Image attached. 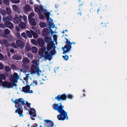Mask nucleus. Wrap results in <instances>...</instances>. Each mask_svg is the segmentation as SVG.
I'll return each instance as SVG.
<instances>
[{
    "mask_svg": "<svg viewBox=\"0 0 127 127\" xmlns=\"http://www.w3.org/2000/svg\"><path fill=\"white\" fill-rule=\"evenodd\" d=\"M53 106H54L53 109L55 110H57L60 113V114L57 116V117L59 120L64 121L65 119L68 120V117L67 112H65L63 109L64 106L62 105V102L59 104H54L53 105Z\"/></svg>",
    "mask_w": 127,
    "mask_h": 127,
    "instance_id": "1",
    "label": "nucleus"
},
{
    "mask_svg": "<svg viewBox=\"0 0 127 127\" xmlns=\"http://www.w3.org/2000/svg\"><path fill=\"white\" fill-rule=\"evenodd\" d=\"M13 102L15 104V107L17 108L15 110V113H18L19 117H23V108L25 109V107L24 105H27L29 102L26 101V103H25V101L23 98H21L15 99Z\"/></svg>",
    "mask_w": 127,
    "mask_h": 127,
    "instance_id": "2",
    "label": "nucleus"
},
{
    "mask_svg": "<svg viewBox=\"0 0 127 127\" xmlns=\"http://www.w3.org/2000/svg\"><path fill=\"white\" fill-rule=\"evenodd\" d=\"M31 71L32 74H36L37 75H39L40 73L42 72L41 70L39 69L38 66H36L34 64H32Z\"/></svg>",
    "mask_w": 127,
    "mask_h": 127,
    "instance_id": "3",
    "label": "nucleus"
},
{
    "mask_svg": "<svg viewBox=\"0 0 127 127\" xmlns=\"http://www.w3.org/2000/svg\"><path fill=\"white\" fill-rule=\"evenodd\" d=\"M51 25L52 24L49 25L50 26H49L50 30L47 28H45L43 29L41 32L43 36L46 37L49 36H50V33L51 34L54 33V32L50 29L51 28Z\"/></svg>",
    "mask_w": 127,
    "mask_h": 127,
    "instance_id": "4",
    "label": "nucleus"
},
{
    "mask_svg": "<svg viewBox=\"0 0 127 127\" xmlns=\"http://www.w3.org/2000/svg\"><path fill=\"white\" fill-rule=\"evenodd\" d=\"M30 87L29 85H26L22 88V89L21 91L26 93H32L33 91L32 90H30Z\"/></svg>",
    "mask_w": 127,
    "mask_h": 127,
    "instance_id": "5",
    "label": "nucleus"
},
{
    "mask_svg": "<svg viewBox=\"0 0 127 127\" xmlns=\"http://www.w3.org/2000/svg\"><path fill=\"white\" fill-rule=\"evenodd\" d=\"M71 44H66L64 47L62 48L63 49V54L67 52H68L71 50Z\"/></svg>",
    "mask_w": 127,
    "mask_h": 127,
    "instance_id": "6",
    "label": "nucleus"
},
{
    "mask_svg": "<svg viewBox=\"0 0 127 127\" xmlns=\"http://www.w3.org/2000/svg\"><path fill=\"white\" fill-rule=\"evenodd\" d=\"M67 98V96L64 94L62 95H58L55 97V99L57 100L58 101L60 100H66Z\"/></svg>",
    "mask_w": 127,
    "mask_h": 127,
    "instance_id": "7",
    "label": "nucleus"
},
{
    "mask_svg": "<svg viewBox=\"0 0 127 127\" xmlns=\"http://www.w3.org/2000/svg\"><path fill=\"white\" fill-rule=\"evenodd\" d=\"M44 126L43 127H45V126H51V127H53L54 124L52 121L48 120H44Z\"/></svg>",
    "mask_w": 127,
    "mask_h": 127,
    "instance_id": "8",
    "label": "nucleus"
},
{
    "mask_svg": "<svg viewBox=\"0 0 127 127\" xmlns=\"http://www.w3.org/2000/svg\"><path fill=\"white\" fill-rule=\"evenodd\" d=\"M43 13L45 16L47 20L49 22L50 24H51L49 20H50L52 22L53 21V20H52V19L49 17L50 12H47V10H44V12H43Z\"/></svg>",
    "mask_w": 127,
    "mask_h": 127,
    "instance_id": "9",
    "label": "nucleus"
},
{
    "mask_svg": "<svg viewBox=\"0 0 127 127\" xmlns=\"http://www.w3.org/2000/svg\"><path fill=\"white\" fill-rule=\"evenodd\" d=\"M37 43L39 46L41 47L44 46V42L43 39L41 38H38L37 40Z\"/></svg>",
    "mask_w": 127,
    "mask_h": 127,
    "instance_id": "10",
    "label": "nucleus"
},
{
    "mask_svg": "<svg viewBox=\"0 0 127 127\" xmlns=\"http://www.w3.org/2000/svg\"><path fill=\"white\" fill-rule=\"evenodd\" d=\"M43 57L45 59L48 60L49 61L51 60V59L50 54L49 51H48V50H47L44 52V55Z\"/></svg>",
    "mask_w": 127,
    "mask_h": 127,
    "instance_id": "11",
    "label": "nucleus"
},
{
    "mask_svg": "<svg viewBox=\"0 0 127 127\" xmlns=\"http://www.w3.org/2000/svg\"><path fill=\"white\" fill-rule=\"evenodd\" d=\"M11 83L8 82L7 81L3 82L1 83V85L4 87L7 88H10Z\"/></svg>",
    "mask_w": 127,
    "mask_h": 127,
    "instance_id": "12",
    "label": "nucleus"
},
{
    "mask_svg": "<svg viewBox=\"0 0 127 127\" xmlns=\"http://www.w3.org/2000/svg\"><path fill=\"white\" fill-rule=\"evenodd\" d=\"M13 77H12L10 79V80L11 82L16 81L19 79V77L18 74L16 73H14L13 75Z\"/></svg>",
    "mask_w": 127,
    "mask_h": 127,
    "instance_id": "13",
    "label": "nucleus"
},
{
    "mask_svg": "<svg viewBox=\"0 0 127 127\" xmlns=\"http://www.w3.org/2000/svg\"><path fill=\"white\" fill-rule=\"evenodd\" d=\"M6 27L10 29H12L13 28L14 26L13 24L10 21H7L4 23Z\"/></svg>",
    "mask_w": 127,
    "mask_h": 127,
    "instance_id": "14",
    "label": "nucleus"
},
{
    "mask_svg": "<svg viewBox=\"0 0 127 127\" xmlns=\"http://www.w3.org/2000/svg\"><path fill=\"white\" fill-rule=\"evenodd\" d=\"M22 58V56L19 54L14 55L12 57V59L13 60H18L21 59Z\"/></svg>",
    "mask_w": 127,
    "mask_h": 127,
    "instance_id": "15",
    "label": "nucleus"
},
{
    "mask_svg": "<svg viewBox=\"0 0 127 127\" xmlns=\"http://www.w3.org/2000/svg\"><path fill=\"white\" fill-rule=\"evenodd\" d=\"M16 44L18 47H24V44L22 41L20 40H18L16 41Z\"/></svg>",
    "mask_w": 127,
    "mask_h": 127,
    "instance_id": "16",
    "label": "nucleus"
},
{
    "mask_svg": "<svg viewBox=\"0 0 127 127\" xmlns=\"http://www.w3.org/2000/svg\"><path fill=\"white\" fill-rule=\"evenodd\" d=\"M47 44L46 48L48 51H49L53 48V42L52 41H51L49 43Z\"/></svg>",
    "mask_w": 127,
    "mask_h": 127,
    "instance_id": "17",
    "label": "nucleus"
},
{
    "mask_svg": "<svg viewBox=\"0 0 127 127\" xmlns=\"http://www.w3.org/2000/svg\"><path fill=\"white\" fill-rule=\"evenodd\" d=\"M29 113L30 115L33 116V117H35L36 116L35 110L33 108H30V110L29 111Z\"/></svg>",
    "mask_w": 127,
    "mask_h": 127,
    "instance_id": "18",
    "label": "nucleus"
},
{
    "mask_svg": "<svg viewBox=\"0 0 127 127\" xmlns=\"http://www.w3.org/2000/svg\"><path fill=\"white\" fill-rule=\"evenodd\" d=\"M30 20L29 23L32 26H35L36 25V23L35 19L33 18L29 19Z\"/></svg>",
    "mask_w": 127,
    "mask_h": 127,
    "instance_id": "19",
    "label": "nucleus"
},
{
    "mask_svg": "<svg viewBox=\"0 0 127 127\" xmlns=\"http://www.w3.org/2000/svg\"><path fill=\"white\" fill-rule=\"evenodd\" d=\"M14 22L16 24H19L21 21V20L19 17H15L13 19Z\"/></svg>",
    "mask_w": 127,
    "mask_h": 127,
    "instance_id": "20",
    "label": "nucleus"
},
{
    "mask_svg": "<svg viewBox=\"0 0 127 127\" xmlns=\"http://www.w3.org/2000/svg\"><path fill=\"white\" fill-rule=\"evenodd\" d=\"M46 48L44 46L43 47H41V48L39 50L38 53L40 55L43 54Z\"/></svg>",
    "mask_w": 127,
    "mask_h": 127,
    "instance_id": "21",
    "label": "nucleus"
},
{
    "mask_svg": "<svg viewBox=\"0 0 127 127\" xmlns=\"http://www.w3.org/2000/svg\"><path fill=\"white\" fill-rule=\"evenodd\" d=\"M31 10V7L28 5H26L24 8V11L25 12L30 11Z\"/></svg>",
    "mask_w": 127,
    "mask_h": 127,
    "instance_id": "22",
    "label": "nucleus"
},
{
    "mask_svg": "<svg viewBox=\"0 0 127 127\" xmlns=\"http://www.w3.org/2000/svg\"><path fill=\"white\" fill-rule=\"evenodd\" d=\"M33 31L32 30H31V31H27L26 33L28 37L31 38L33 35Z\"/></svg>",
    "mask_w": 127,
    "mask_h": 127,
    "instance_id": "23",
    "label": "nucleus"
},
{
    "mask_svg": "<svg viewBox=\"0 0 127 127\" xmlns=\"http://www.w3.org/2000/svg\"><path fill=\"white\" fill-rule=\"evenodd\" d=\"M44 40L47 43H49L51 41V38L50 36L49 37L46 36L44 38Z\"/></svg>",
    "mask_w": 127,
    "mask_h": 127,
    "instance_id": "24",
    "label": "nucleus"
},
{
    "mask_svg": "<svg viewBox=\"0 0 127 127\" xmlns=\"http://www.w3.org/2000/svg\"><path fill=\"white\" fill-rule=\"evenodd\" d=\"M23 62L24 64H28L30 62V60L28 58L26 57L23 59Z\"/></svg>",
    "mask_w": 127,
    "mask_h": 127,
    "instance_id": "25",
    "label": "nucleus"
},
{
    "mask_svg": "<svg viewBox=\"0 0 127 127\" xmlns=\"http://www.w3.org/2000/svg\"><path fill=\"white\" fill-rule=\"evenodd\" d=\"M19 27L22 29L25 28L26 27L25 24L23 22H21L19 24Z\"/></svg>",
    "mask_w": 127,
    "mask_h": 127,
    "instance_id": "26",
    "label": "nucleus"
},
{
    "mask_svg": "<svg viewBox=\"0 0 127 127\" xmlns=\"http://www.w3.org/2000/svg\"><path fill=\"white\" fill-rule=\"evenodd\" d=\"M3 41L4 44L6 47H8L9 46V44L7 41L5 39L3 40Z\"/></svg>",
    "mask_w": 127,
    "mask_h": 127,
    "instance_id": "27",
    "label": "nucleus"
},
{
    "mask_svg": "<svg viewBox=\"0 0 127 127\" xmlns=\"http://www.w3.org/2000/svg\"><path fill=\"white\" fill-rule=\"evenodd\" d=\"M39 25L40 27L42 28L45 27L46 26V24L43 22H39Z\"/></svg>",
    "mask_w": 127,
    "mask_h": 127,
    "instance_id": "28",
    "label": "nucleus"
},
{
    "mask_svg": "<svg viewBox=\"0 0 127 127\" xmlns=\"http://www.w3.org/2000/svg\"><path fill=\"white\" fill-rule=\"evenodd\" d=\"M32 52L34 53H37L38 51V49L35 46H33L32 48Z\"/></svg>",
    "mask_w": 127,
    "mask_h": 127,
    "instance_id": "29",
    "label": "nucleus"
},
{
    "mask_svg": "<svg viewBox=\"0 0 127 127\" xmlns=\"http://www.w3.org/2000/svg\"><path fill=\"white\" fill-rule=\"evenodd\" d=\"M34 11L35 12L37 13L38 14L41 13V12L40 11V9L38 8L37 7H35Z\"/></svg>",
    "mask_w": 127,
    "mask_h": 127,
    "instance_id": "30",
    "label": "nucleus"
},
{
    "mask_svg": "<svg viewBox=\"0 0 127 127\" xmlns=\"http://www.w3.org/2000/svg\"><path fill=\"white\" fill-rule=\"evenodd\" d=\"M104 9L103 7L101 6L97 10V13L98 14L99 12H102L104 10Z\"/></svg>",
    "mask_w": 127,
    "mask_h": 127,
    "instance_id": "31",
    "label": "nucleus"
},
{
    "mask_svg": "<svg viewBox=\"0 0 127 127\" xmlns=\"http://www.w3.org/2000/svg\"><path fill=\"white\" fill-rule=\"evenodd\" d=\"M25 50L27 51H29L31 50V48L30 45H26L25 47Z\"/></svg>",
    "mask_w": 127,
    "mask_h": 127,
    "instance_id": "32",
    "label": "nucleus"
},
{
    "mask_svg": "<svg viewBox=\"0 0 127 127\" xmlns=\"http://www.w3.org/2000/svg\"><path fill=\"white\" fill-rule=\"evenodd\" d=\"M6 77L5 75L3 73L0 74V79L2 80H4L6 79Z\"/></svg>",
    "mask_w": 127,
    "mask_h": 127,
    "instance_id": "33",
    "label": "nucleus"
},
{
    "mask_svg": "<svg viewBox=\"0 0 127 127\" xmlns=\"http://www.w3.org/2000/svg\"><path fill=\"white\" fill-rule=\"evenodd\" d=\"M39 8L40 11L41 12H44V10H46L44 9L43 6L41 4H40L39 6Z\"/></svg>",
    "mask_w": 127,
    "mask_h": 127,
    "instance_id": "34",
    "label": "nucleus"
},
{
    "mask_svg": "<svg viewBox=\"0 0 127 127\" xmlns=\"http://www.w3.org/2000/svg\"><path fill=\"white\" fill-rule=\"evenodd\" d=\"M0 13L3 16H4L6 14V11L4 10H0Z\"/></svg>",
    "mask_w": 127,
    "mask_h": 127,
    "instance_id": "35",
    "label": "nucleus"
},
{
    "mask_svg": "<svg viewBox=\"0 0 127 127\" xmlns=\"http://www.w3.org/2000/svg\"><path fill=\"white\" fill-rule=\"evenodd\" d=\"M31 42L33 44L35 45H36L37 44V41H36V40L34 39H32L31 40Z\"/></svg>",
    "mask_w": 127,
    "mask_h": 127,
    "instance_id": "36",
    "label": "nucleus"
},
{
    "mask_svg": "<svg viewBox=\"0 0 127 127\" xmlns=\"http://www.w3.org/2000/svg\"><path fill=\"white\" fill-rule=\"evenodd\" d=\"M34 14L33 13L31 12L30 13L28 16V19L32 18V17L34 16Z\"/></svg>",
    "mask_w": 127,
    "mask_h": 127,
    "instance_id": "37",
    "label": "nucleus"
},
{
    "mask_svg": "<svg viewBox=\"0 0 127 127\" xmlns=\"http://www.w3.org/2000/svg\"><path fill=\"white\" fill-rule=\"evenodd\" d=\"M37 84V81L36 82L34 81H33L32 82L31 84H30L29 86H30L31 85H32L34 87L35 86H36Z\"/></svg>",
    "mask_w": 127,
    "mask_h": 127,
    "instance_id": "38",
    "label": "nucleus"
},
{
    "mask_svg": "<svg viewBox=\"0 0 127 127\" xmlns=\"http://www.w3.org/2000/svg\"><path fill=\"white\" fill-rule=\"evenodd\" d=\"M4 32L5 34L8 35L10 33V31L8 29H6L4 30Z\"/></svg>",
    "mask_w": 127,
    "mask_h": 127,
    "instance_id": "39",
    "label": "nucleus"
},
{
    "mask_svg": "<svg viewBox=\"0 0 127 127\" xmlns=\"http://www.w3.org/2000/svg\"><path fill=\"white\" fill-rule=\"evenodd\" d=\"M6 12L9 15L11 13V10L8 7H6Z\"/></svg>",
    "mask_w": 127,
    "mask_h": 127,
    "instance_id": "40",
    "label": "nucleus"
},
{
    "mask_svg": "<svg viewBox=\"0 0 127 127\" xmlns=\"http://www.w3.org/2000/svg\"><path fill=\"white\" fill-rule=\"evenodd\" d=\"M33 37L35 39L37 38L38 37V35L35 32L32 31Z\"/></svg>",
    "mask_w": 127,
    "mask_h": 127,
    "instance_id": "41",
    "label": "nucleus"
},
{
    "mask_svg": "<svg viewBox=\"0 0 127 127\" xmlns=\"http://www.w3.org/2000/svg\"><path fill=\"white\" fill-rule=\"evenodd\" d=\"M39 16V18L40 19H43L45 18L44 16L41 14V13H39V14H38Z\"/></svg>",
    "mask_w": 127,
    "mask_h": 127,
    "instance_id": "42",
    "label": "nucleus"
},
{
    "mask_svg": "<svg viewBox=\"0 0 127 127\" xmlns=\"http://www.w3.org/2000/svg\"><path fill=\"white\" fill-rule=\"evenodd\" d=\"M3 1L4 3L6 5H8L9 4V0H3Z\"/></svg>",
    "mask_w": 127,
    "mask_h": 127,
    "instance_id": "43",
    "label": "nucleus"
},
{
    "mask_svg": "<svg viewBox=\"0 0 127 127\" xmlns=\"http://www.w3.org/2000/svg\"><path fill=\"white\" fill-rule=\"evenodd\" d=\"M5 70L7 72H9V71L11 70V69L8 66H6L4 68Z\"/></svg>",
    "mask_w": 127,
    "mask_h": 127,
    "instance_id": "44",
    "label": "nucleus"
},
{
    "mask_svg": "<svg viewBox=\"0 0 127 127\" xmlns=\"http://www.w3.org/2000/svg\"><path fill=\"white\" fill-rule=\"evenodd\" d=\"M12 2L14 3H19V0H10Z\"/></svg>",
    "mask_w": 127,
    "mask_h": 127,
    "instance_id": "45",
    "label": "nucleus"
},
{
    "mask_svg": "<svg viewBox=\"0 0 127 127\" xmlns=\"http://www.w3.org/2000/svg\"><path fill=\"white\" fill-rule=\"evenodd\" d=\"M55 52H56V51H54V50H52L50 51V55L51 56V59H52V56L55 53Z\"/></svg>",
    "mask_w": 127,
    "mask_h": 127,
    "instance_id": "46",
    "label": "nucleus"
},
{
    "mask_svg": "<svg viewBox=\"0 0 127 127\" xmlns=\"http://www.w3.org/2000/svg\"><path fill=\"white\" fill-rule=\"evenodd\" d=\"M21 35L25 39H26L27 38V35H26V33L25 32H23L21 34Z\"/></svg>",
    "mask_w": 127,
    "mask_h": 127,
    "instance_id": "47",
    "label": "nucleus"
},
{
    "mask_svg": "<svg viewBox=\"0 0 127 127\" xmlns=\"http://www.w3.org/2000/svg\"><path fill=\"white\" fill-rule=\"evenodd\" d=\"M62 57L65 61L67 60L68 59V57L67 55H65V56H63Z\"/></svg>",
    "mask_w": 127,
    "mask_h": 127,
    "instance_id": "48",
    "label": "nucleus"
},
{
    "mask_svg": "<svg viewBox=\"0 0 127 127\" xmlns=\"http://www.w3.org/2000/svg\"><path fill=\"white\" fill-rule=\"evenodd\" d=\"M65 39L66 40V41L65 42V43H68V44H71V45H72V43H71L67 39L65 38Z\"/></svg>",
    "mask_w": 127,
    "mask_h": 127,
    "instance_id": "49",
    "label": "nucleus"
},
{
    "mask_svg": "<svg viewBox=\"0 0 127 127\" xmlns=\"http://www.w3.org/2000/svg\"><path fill=\"white\" fill-rule=\"evenodd\" d=\"M13 9L15 11H17L18 9V7L16 5H14L13 7Z\"/></svg>",
    "mask_w": 127,
    "mask_h": 127,
    "instance_id": "50",
    "label": "nucleus"
},
{
    "mask_svg": "<svg viewBox=\"0 0 127 127\" xmlns=\"http://www.w3.org/2000/svg\"><path fill=\"white\" fill-rule=\"evenodd\" d=\"M6 27L5 24L3 23H1L0 24V28H4Z\"/></svg>",
    "mask_w": 127,
    "mask_h": 127,
    "instance_id": "51",
    "label": "nucleus"
},
{
    "mask_svg": "<svg viewBox=\"0 0 127 127\" xmlns=\"http://www.w3.org/2000/svg\"><path fill=\"white\" fill-rule=\"evenodd\" d=\"M67 97L68 98L72 99L73 98V96L71 94H69L67 96Z\"/></svg>",
    "mask_w": 127,
    "mask_h": 127,
    "instance_id": "52",
    "label": "nucleus"
},
{
    "mask_svg": "<svg viewBox=\"0 0 127 127\" xmlns=\"http://www.w3.org/2000/svg\"><path fill=\"white\" fill-rule=\"evenodd\" d=\"M15 81H15L12 82H13L12 84L11 83V85L10 86V88H12L13 86H16V84L15 83Z\"/></svg>",
    "mask_w": 127,
    "mask_h": 127,
    "instance_id": "53",
    "label": "nucleus"
},
{
    "mask_svg": "<svg viewBox=\"0 0 127 127\" xmlns=\"http://www.w3.org/2000/svg\"><path fill=\"white\" fill-rule=\"evenodd\" d=\"M32 62L33 64H35V65H37V62L36 60H33L32 61Z\"/></svg>",
    "mask_w": 127,
    "mask_h": 127,
    "instance_id": "54",
    "label": "nucleus"
},
{
    "mask_svg": "<svg viewBox=\"0 0 127 127\" xmlns=\"http://www.w3.org/2000/svg\"><path fill=\"white\" fill-rule=\"evenodd\" d=\"M27 56L31 59H32L33 57V55L30 53L27 54Z\"/></svg>",
    "mask_w": 127,
    "mask_h": 127,
    "instance_id": "55",
    "label": "nucleus"
},
{
    "mask_svg": "<svg viewBox=\"0 0 127 127\" xmlns=\"http://www.w3.org/2000/svg\"><path fill=\"white\" fill-rule=\"evenodd\" d=\"M12 47L14 48H17V45H16L14 43H13L12 44Z\"/></svg>",
    "mask_w": 127,
    "mask_h": 127,
    "instance_id": "56",
    "label": "nucleus"
},
{
    "mask_svg": "<svg viewBox=\"0 0 127 127\" xmlns=\"http://www.w3.org/2000/svg\"><path fill=\"white\" fill-rule=\"evenodd\" d=\"M4 58V56L3 55L0 53V59H3Z\"/></svg>",
    "mask_w": 127,
    "mask_h": 127,
    "instance_id": "57",
    "label": "nucleus"
},
{
    "mask_svg": "<svg viewBox=\"0 0 127 127\" xmlns=\"http://www.w3.org/2000/svg\"><path fill=\"white\" fill-rule=\"evenodd\" d=\"M4 67L3 65L1 63H0V69H2Z\"/></svg>",
    "mask_w": 127,
    "mask_h": 127,
    "instance_id": "58",
    "label": "nucleus"
},
{
    "mask_svg": "<svg viewBox=\"0 0 127 127\" xmlns=\"http://www.w3.org/2000/svg\"><path fill=\"white\" fill-rule=\"evenodd\" d=\"M16 30L18 31H19L20 30V29L18 26H16L15 27Z\"/></svg>",
    "mask_w": 127,
    "mask_h": 127,
    "instance_id": "59",
    "label": "nucleus"
},
{
    "mask_svg": "<svg viewBox=\"0 0 127 127\" xmlns=\"http://www.w3.org/2000/svg\"><path fill=\"white\" fill-rule=\"evenodd\" d=\"M93 11H95V8H92L90 10V11L92 12H93Z\"/></svg>",
    "mask_w": 127,
    "mask_h": 127,
    "instance_id": "60",
    "label": "nucleus"
},
{
    "mask_svg": "<svg viewBox=\"0 0 127 127\" xmlns=\"http://www.w3.org/2000/svg\"><path fill=\"white\" fill-rule=\"evenodd\" d=\"M23 20L24 21L26 20H27V17L26 16L24 15L23 18Z\"/></svg>",
    "mask_w": 127,
    "mask_h": 127,
    "instance_id": "61",
    "label": "nucleus"
},
{
    "mask_svg": "<svg viewBox=\"0 0 127 127\" xmlns=\"http://www.w3.org/2000/svg\"><path fill=\"white\" fill-rule=\"evenodd\" d=\"M10 51L11 53H13L14 52V49L13 48H12L10 50Z\"/></svg>",
    "mask_w": 127,
    "mask_h": 127,
    "instance_id": "62",
    "label": "nucleus"
},
{
    "mask_svg": "<svg viewBox=\"0 0 127 127\" xmlns=\"http://www.w3.org/2000/svg\"><path fill=\"white\" fill-rule=\"evenodd\" d=\"M16 67L15 65L14 64H12L11 65V68L12 69L13 68H15Z\"/></svg>",
    "mask_w": 127,
    "mask_h": 127,
    "instance_id": "63",
    "label": "nucleus"
},
{
    "mask_svg": "<svg viewBox=\"0 0 127 127\" xmlns=\"http://www.w3.org/2000/svg\"><path fill=\"white\" fill-rule=\"evenodd\" d=\"M16 36L18 37H21V36L19 33H17L16 34Z\"/></svg>",
    "mask_w": 127,
    "mask_h": 127,
    "instance_id": "64",
    "label": "nucleus"
}]
</instances>
